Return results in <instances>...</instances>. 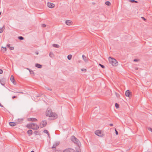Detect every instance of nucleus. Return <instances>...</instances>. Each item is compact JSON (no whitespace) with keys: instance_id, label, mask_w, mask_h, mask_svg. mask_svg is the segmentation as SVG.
<instances>
[{"instance_id":"obj_1","label":"nucleus","mask_w":152,"mask_h":152,"mask_svg":"<svg viewBox=\"0 0 152 152\" xmlns=\"http://www.w3.org/2000/svg\"><path fill=\"white\" fill-rule=\"evenodd\" d=\"M71 140L74 143L77 145L78 146L80 147L81 144L79 140L76 138L74 136H72L71 138Z\"/></svg>"},{"instance_id":"obj_2","label":"nucleus","mask_w":152,"mask_h":152,"mask_svg":"<svg viewBox=\"0 0 152 152\" xmlns=\"http://www.w3.org/2000/svg\"><path fill=\"white\" fill-rule=\"evenodd\" d=\"M109 60L110 63L113 66H116L118 64V62L114 58L109 57Z\"/></svg>"},{"instance_id":"obj_3","label":"nucleus","mask_w":152,"mask_h":152,"mask_svg":"<svg viewBox=\"0 0 152 152\" xmlns=\"http://www.w3.org/2000/svg\"><path fill=\"white\" fill-rule=\"evenodd\" d=\"M47 124V122L46 121L43 120L40 123L39 126L40 128H42L45 127Z\"/></svg>"},{"instance_id":"obj_4","label":"nucleus","mask_w":152,"mask_h":152,"mask_svg":"<svg viewBox=\"0 0 152 152\" xmlns=\"http://www.w3.org/2000/svg\"><path fill=\"white\" fill-rule=\"evenodd\" d=\"M95 133L97 135L101 137H102L103 136V134L102 133L101 131L99 130H97L95 131Z\"/></svg>"},{"instance_id":"obj_5","label":"nucleus","mask_w":152,"mask_h":152,"mask_svg":"<svg viewBox=\"0 0 152 152\" xmlns=\"http://www.w3.org/2000/svg\"><path fill=\"white\" fill-rule=\"evenodd\" d=\"M52 113L51 110L49 108H48L46 113V116L50 117V115Z\"/></svg>"},{"instance_id":"obj_6","label":"nucleus","mask_w":152,"mask_h":152,"mask_svg":"<svg viewBox=\"0 0 152 152\" xmlns=\"http://www.w3.org/2000/svg\"><path fill=\"white\" fill-rule=\"evenodd\" d=\"M63 152H75V150L71 148H68L64 150Z\"/></svg>"},{"instance_id":"obj_7","label":"nucleus","mask_w":152,"mask_h":152,"mask_svg":"<svg viewBox=\"0 0 152 152\" xmlns=\"http://www.w3.org/2000/svg\"><path fill=\"white\" fill-rule=\"evenodd\" d=\"M34 126H33L32 129L34 130H37L39 128V126L34 123Z\"/></svg>"},{"instance_id":"obj_8","label":"nucleus","mask_w":152,"mask_h":152,"mask_svg":"<svg viewBox=\"0 0 152 152\" xmlns=\"http://www.w3.org/2000/svg\"><path fill=\"white\" fill-rule=\"evenodd\" d=\"M27 120L29 121L36 122L37 121V119L34 118H28Z\"/></svg>"},{"instance_id":"obj_9","label":"nucleus","mask_w":152,"mask_h":152,"mask_svg":"<svg viewBox=\"0 0 152 152\" xmlns=\"http://www.w3.org/2000/svg\"><path fill=\"white\" fill-rule=\"evenodd\" d=\"M34 123L28 124L26 125V127L28 129H32L33 126H34Z\"/></svg>"},{"instance_id":"obj_10","label":"nucleus","mask_w":152,"mask_h":152,"mask_svg":"<svg viewBox=\"0 0 152 152\" xmlns=\"http://www.w3.org/2000/svg\"><path fill=\"white\" fill-rule=\"evenodd\" d=\"M60 144L59 142H56L53 144V146L52 147V148H56V146H58Z\"/></svg>"},{"instance_id":"obj_11","label":"nucleus","mask_w":152,"mask_h":152,"mask_svg":"<svg viewBox=\"0 0 152 152\" xmlns=\"http://www.w3.org/2000/svg\"><path fill=\"white\" fill-rule=\"evenodd\" d=\"M10 80H11L12 82L14 84V85L16 84V82L15 81L14 77L13 76V75H12L11 76Z\"/></svg>"},{"instance_id":"obj_12","label":"nucleus","mask_w":152,"mask_h":152,"mask_svg":"<svg viewBox=\"0 0 152 152\" xmlns=\"http://www.w3.org/2000/svg\"><path fill=\"white\" fill-rule=\"evenodd\" d=\"M47 5L48 7L50 8H53L55 6L54 4L51 3H48Z\"/></svg>"},{"instance_id":"obj_13","label":"nucleus","mask_w":152,"mask_h":152,"mask_svg":"<svg viewBox=\"0 0 152 152\" xmlns=\"http://www.w3.org/2000/svg\"><path fill=\"white\" fill-rule=\"evenodd\" d=\"M50 117H52L55 118H56L57 117V114L55 113H52L50 115Z\"/></svg>"},{"instance_id":"obj_14","label":"nucleus","mask_w":152,"mask_h":152,"mask_svg":"<svg viewBox=\"0 0 152 152\" xmlns=\"http://www.w3.org/2000/svg\"><path fill=\"white\" fill-rule=\"evenodd\" d=\"M82 58L84 61L86 62H87L88 61V58L85 56L84 55H82Z\"/></svg>"},{"instance_id":"obj_15","label":"nucleus","mask_w":152,"mask_h":152,"mask_svg":"<svg viewBox=\"0 0 152 152\" xmlns=\"http://www.w3.org/2000/svg\"><path fill=\"white\" fill-rule=\"evenodd\" d=\"M72 23V22L71 20H66L65 22L66 24L68 25H71Z\"/></svg>"},{"instance_id":"obj_16","label":"nucleus","mask_w":152,"mask_h":152,"mask_svg":"<svg viewBox=\"0 0 152 152\" xmlns=\"http://www.w3.org/2000/svg\"><path fill=\"white\" fill-rule=\"evenodd\" d=\"M130 92L129 90H127L125 92V95L126 96L129 97L130 94Z\"/></svg>"},{"instance_id":"obj_17","label":"nucleus","mask_w":152,"mask_h":152,"mask_svg":"<svg viewBox=\"0 0 152 152\" xmlns=\"http://www.w3.org/2000/svg\"><path fill=\"white\" fill-rule=\"evenodd\" d=\"M10 125L12 126H15L17 125V124L15 122H10L9 123Z\"/></svg>"},{"instance_id":"obj_18","label":"nucleus","mask_w":152,"mask_h":152,"mask_svg":"<svg viewBox=\"0 0 152 152\" xmlns=\"http://www.w3.org/2000/svg\"><path fill=\"white\" fill-rule=\"evenodd\" d=\"M35 66L36 67L39 68H41L42 67V65L39 64H36Z\"/></svg>"},{"instance_id":"obj_19","label":"nucleus","mask_w":152,"mask_h":152,"mask_svg":"<svg viewBox=\"0 0 152 152\" xmlns=\"http://www.w3.org/2000/svg\"><path fill=\"white\" fill-rule=\"evenodd\" d=\"M32 132L33 131L31 129H29L27 131V133L28 134H29L30 135H31L32 134Z\"/></svg>"},{"instance_id":"obj_20","label":"nucleus","mask_w":152,"mask_h":152,"mask_svg":"<svg viewBox=\"0 0 152 152\" xmlns=\"http://www.w3.org/2000/svg\"><path fill=\"white\" fill-rule=\"evenodd\" d=\"M4 26H5L4 25L2 28H0V33H2L3 32L4 30L5 29Z\"/></svg>"},{"instance_id":"obj_21","label":"nucleus","mask_w":152,"mask_h":152,"mask_svg":"<svg viewBox=\"0 0 152 152\" xmlns=\"http://www.w3.org/2000/svg\"><path fill=\"white\" fill-rule=\"evenodd\" d=\"M76 152H81V150L80 147L78 146V147L76 148Z\"/></svg>"},{"instance_id":"obj_22","label":"nucleus","mask_w":152,"mask_h":152,"mask_svg":"<svg viewBox=\"0 0 152 152\" xmlns=\"http://www.w3.org/2000/svg\"><path fill=\"white\" fill-rule=\"evenodd\" d=\"M54 55L53 53L51 52H50L49 53V56L52 58H53L54 57Z\"/></svg>"},{"instance_id":"obj_23","label":"nucleus","mask_w":152,"mask_h":152,"mask_svg":"<svg viewBox=\"0 0 152 152\" xmlns=\"http://www.w3.org/2000/svg\"><path fill=\"white\" fill-rule=\"evenodd\" d=\"M23 120L22 118L18 119V122L19 124H21L23 121Z\"/></svg>"},{"instance_id":"obj_24","label":"nucleus","mask_w":152,"mask_h":152,"mask_svg":"<svg viewBox=\"0 0 152 152\" xmlns=\"http://www.w3.org/2000/svg\"><path fill=\"white\" fill-rule=\"evenodd\" d=\"M1 50L2 52L5 53L7 50V48H1Z\"/></svg>"},{"instance_id":"obj_25","label":"nucleus","mask_w":152,"mask_h":152,"mask_svg":"<svg viewBox=\"0 0 152 152\" xmlns=\"http://www.w3.org/2000/svg\"><path fill=\"white\" fill-rule=\"evenodd\" d=\"M52 46L53 47H55L56 48H59L60 46L58 44H53L52 45Z\"/></svg>"},{"instance_id":"obj_26","label":"nucleus","mask_w":152,"mask_h":152,"mask_svg":"<svg viewBox=\"0 0 152 152\" xmlns=\"http://www.w3.org/2000/svg\"><path fill=\"white\" fill-rule=\"evenodd\" d=\"M72 56L71 54L67 56V58L68 60H70L72 59Z\"/></svg>"},{"instance_id":"obj_27","label":"nucleus","mask_w":152,"mask_h":152,"mask_svg":"<svg viewBox=\"0 0 152 152\" xmlns=\"http://www.w3.org/2000/svg\"><path fill=\"white\" fill-rule=\"evenodd\" d=\"M105 4L107 6H110L111 4L110 2L109 1H107L105 2Z\"/></svg>"},{"instance_id":"obj_28","label":"nucleus","mask_w":152,"mask_h":152,"mask_svg":"<svg viewBox=\"0 0 152 152\" xmlns=\"http://www.w3.org/2000/svg\"><path fill=\"white\" fill-rule=\"evenodd\" d=\"M43 132L44 133H45L46 134H47L48 135V136H49V134L47 130H46V129L44 130L43 131Z\"/></svg>"},{"instance_id":"obj_29","label":"nucleus","mask_w":152,"mask_h":152,"mask_svg":"<svg viewBox=\"0 0 152 152\" xmlns=\"http://www.w3.org/2000/svg\"><path fill=\"white\" fill-rule=\"evenodd\" d=\"M130 2L131 3H137L138 1L135 0H129Z\"/></svg>"},{"instance_id":"obj_30","label":"nucleus","mask_w":152,"mask_h":152,"mask_svg":"<svg viewBox=\"0 0 152 152\" xmlns=\"http://www.w3.org/2000/svg\"><path fill=\"white\" fill-rule=\"evenodd\" d=\"M10 91H11V92H14V93H20V94H23V93L22 92H16L15 91H10V90H9Z\"/></svg>"},{"instance_id":"obj_31","label":"nucleus","mask_w":152,"mask_h":152,"mask_svg":"<svg viewBox=\"0 0 152 152\" xmlns=\"http://www.w3.org/2000/svg\"><path fill=\"white\" fill-rule=\"evenodd\" d=\"M18 39L20 40H22L24 39V38L22 36H19L18 37Z\"/></svg>"},{"instance_id":"obj_32","label":"nucleus","mask_w":152,"mask_h":152,"mask_svg":"<svg viewBox=\"0 0 152 152\" xmlns=\"http://www.w3.org/2000/svg\"><path fill=\"white\" fill-rule=\"evenodd\" d=\"M115 107H116V108H118L119 107V104L117 103H116L115 104Z\"/></svg>"},{"instance_id":"obj_33","label":"nucleus","mask_w":152,"mask_h":152,"mask_svg":"<svg viewBox=\"0 0 152 152\" xmlns=\"http://www.w3.org/2000/svg\"><path fill=\"white\" fill-rule=\"evenodd\" d=\"M29 72L30 74H33V75H34V72L33 71L31 70V71H30Z\"/></svg>"},{"instance_id":"obj_34","label":"nucleus","mask_w":152,"mask_h":152,"mask_svg":"<svg viewBox=\"0 0 152 152\" xmlns=\"http://www.w3.org/2000/svg\"><path fill=\"white\" fill-rule=\"evenodd\" d=\"M99 65L103 69H104L105 68V66L104 65L101 64H99Z\"/></svg>"},{"instance_id":"obj_35","label":"nucleus","mask_w":152,"mask_h":152,"mask_svg":"<svg viewBox=\"0 0 152 152\" xmlns=\"http://www.w3.org/2000/svg\"><path fill=\"white\" fill-rule=\"evenodd\" d=\"M115 94L118 98H119L120 96L119 94H118L116 92H115Z\"/></svg>"},{"instance_id":"obj_36","label":"nucleus","mask_w":152,"mask_h":152,"mask_svg":"<svg viewBox=\"0 0 152 152\" xmlns=\"http://www.w3.org/2000/svg\"><path fill=\"white\" fill-rule=\"evenodd\" d=\"M42 26L43 28L45 27L46 26V25L45 24H42Z\"/></svg>"},{"instance_id":"obj_37","label":"nucleus","mask_w":152,"mask_h":152,"mask_svg":"<svg viewBox=\"0 0 152 152\" xmlns=\"http://www.w3.org/2000/svg\"><path fill=\"white\" fill-rule=\"evenodd\" d=\"M10 44H7V48H14L13 47H10Z\"/></svg>"},{"instance_id":"obj_38","label":"nucleus","mask_w":152,"mask_h":152,"mask_svg":"<svg viewBox=\"0 0 152 152\" xmlns=\"http://www.w3.org/2000/svg\"><path fill=\"white\" fill-rule=\"evenodd\" d=\"M115 132L116 134L117 135H118V132L117 131L116 129H115Z\"/></svg>"},{"instance_id":"obj_39","label":"nucleus","mask_w":152,"mask_h":152,"mask_svg":"<svg viewBox=\"0 0 152 152\" xmlns=\"http://www.w3.org/2000/svg\"><path fill=\"white\" fill-rule=\"evenodd\" d=\"M134 61L137 62L139 61V59H134Z\"/></svg>"},{"instance_id":"obj_40","label":"nucleus","mask_w":152,"mask_h":152,"mask_svg":"<svg viewBox=\"0 0 152 152\" xmlns=\"http://www.w3.org/2000/svg\"><path fill=\"white\" fill-rule=\"evenodd\" d=\"M46 89L47 90L51 91L52 90V89H50L46 87Z\"/></svg>"},{"instance_id":"obj_41","label":"nucleus","mask_w":152,"mask_h":152,"mask_svg":"<svg viewBox=\"0 0 152 152\" xmlns=\"http://www.w3.org/2000/svg\"><path fill=\"white\" fill-rule=\"evenodd\" d=\"M148 129L149 131H150L151 132H152V128H148Z\"/></svg>"},{"instance_id":"obj_42","label":"nucleus","mask_w":152,"mask_h":152,"mask_svg":"<svg viewBox=\"0 0 152 152\" xmlns=\"http://www.w3.org/2000/svg\"><path fill=\"white\" fill-rule=\"evenodd\" d=\"M3 72V70L1 69H0V74H2Z\"/></svg>"},{"instance_id":"obj_43","label":"nucleus","mask_w":152,"mask_h":152,"mask_svg":"<svg viewBox=\"0 0 152 152\" xmlns=\"http://www.w3.org/2000/svg\"><path fill=\"white\" fill-rule=\"evenodd\" d=\"M17 97V96H13L12 97V99H14V98H16Z\"/></svg>"},{"instance_id":"obj_44","label":"nucleus","mask_w":152,"mask_h":152,"mask_svg":"<svg viewBox=\"0 0 152 152\" xmlns=\"http://www.w3.org/2000/svg\"><path fill=\"white\" fill-rule=\"evenodd\" d=\"M141 18H142V19H143V20H145H145H146V19H145V18H144V17H141Z\"/></svg>"},{"instance_id":"obj_45","label":"nucleus","mask_w":152,"mask_h":152,"mask_svg":"<svg viewBox=\"0 0 152 152\" xmlns=\"http://www.w3.org/2000/svg\"><path fill=\"white\" fill-rule=\"evenodd\" d=\"M0 83H1V85H3V86H4V84H3L2 83H1V80H0Z\"/></svg>"},{"instance_id":"obj_46","label":"nucleus","mask_w":152,"mask_h":152,"mask_svg":"<svg viewBox=\"0 0 152 152\" xmlns=\"http://www.w3.org/2000/svg\"><path fill=\"white\" fill-rule=\"evenodd\" d=\"M110 126H113V124H109Z\"/></svg>"},{"instance_id":"obj_47","label":"nucleus","mask_w":152,"mask_h":152,"mask_svg":"<svg viewBox=\"0 0 152 152\" xmlns=\"http://www.w3.org/2000/svg\"><path fill=\"white\" fill-rule=\"evenodd\" d=\"M10 50H14V48H9Z\"/></svg>"},{"instance_id":"obj_48","label":"nucleus","mask_w":152,"mask_h":152,"mask_svg":"<svg viewBox=\"0 0 152 152\" xmlns=\"http://www.w3.org/2000/svg\"><path fill=\"white\" fill-rule=\"evenodd\" d=\"M0 106H1V107H3V106L0 103Z\"/></svg>"},{"instance_id":"obj_49","label":"nucleus","mask_w":152,"mask_h":152,"mask_svg":"<svg viewBox=\"0 0 152 152\" xmlns=\"http://www.w3.org/2000/svg\"><path fill=\"white\" fill-rule=\"evenodd\" d=\"M28 69V70H29V71H31V70H30V69H28V68H27V69Z\"/></svg>"},{"instance_id":"obj_50","label":"nucleus","mask_w":152,"mask_h":152,"mask_svg":"<svg viewBox=\"0 0 152 152\" xmlns=\"http://www.w3.org/2000/svg\"><path fill=\"white\" fill-rule=\"evenodd\" d=\"M36 53L37 54H38V52H36Z\"/></svg>"},{"instance_id":"obj_51","label":"nucleus","mask_w":152,"mask_h":152,"mask_svg":"<svg viewBox=\"0 0 152 152\" xmlns=\"http://www.w3.org/2000/svg\"><path fill=\"white\" fill-rule=\"evenodd\" d=\"M1 48H6V47H4L3 46H2Z\"/></svg>"},{"instance_id":"obj_52","label":"nucleus","mask_w":152,"mask_h":152,"mask_svg":"<svg viewBox=\"0 0 152 152\" xmlns=\"http://www.w3.org/2000/svg\"><path fill=\"white\" fill-rule=\"evenodd\" d=\"M37 132L35 131V132L34 133H37Z\"/></svg>"},{"instance_id":"obj_53","label":"nucleus","mask_w":152,"mask_h":152,"mask_svg":"<svg viewBox=\"0 0 152 152\" xmlns=\"http://www.w3.org/2000/svg\"><path fill=\"white\" fill-rule=\"evenodd\" d=\"M31 152H34V151H31Z\"/></svg>"},{"instance_id":"obj_54","label":"nucleus","mask_w":152,"mask_h":152,"mask_svg":"<svg viewBox=\"0 0 152 152\" xmlns=\"http://www.w3.org/2000/svg\"><path fill=\"white\" fill-rule=\"evenodd\" d=\"M1 12H0V15H1Z\"/></svg>"},{"instance_id":"obj_55","label":"nucleus","mask_w":152,"mask_h":152,"mask_svg":"<svg viewBox=\"0 0 152 152\" xmlns=\"http://www.w3.org/2000/svg\"><path fill=\"white\" fill-rule=\"evenodd\" d=\"M81 70L83 71V69H81Z\"/></svg>"}]
</instances>
